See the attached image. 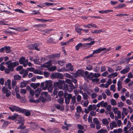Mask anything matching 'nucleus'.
I'll list each match as a JSON object with an SVG mask.
<instances>
[{
	"instance_id": "1",
	"label": "nucleus",
	"mask_w": 133,
	"mask_h": 133,
	"mask_svg": "<svg viewBox=\"0 0 133 133\" xmlns=\"http://www.w3.org/2000/svg\"><path fill=\"white\" fill-rule=\"evenodd\" d=\"M5 64L8 65V68L10 69L11 71H14V68L19 65V64L18 62L16 61L15 62H12L11 61L9 60L6 62Z\"/></svg>"
},
{
	"instance_id": "2",
	"label": "nucleus",
	"mask_w": 133,
	"mask_h": 133,
	"mask_svg": "<svg viewBox=\"0 0 133 133\" xmlns=\"http://www.w3.org/2000/svg\"><path fill=\"white\" fill-rule=\"evenodd\" d=\"M65 83L64 80H59L58 82H54V87H58L60 89H63V85Z\"/></svg>"
},
{
	"instance_id": "3",
	"label": "nucleus",
	"mask_w": 133,
	"mask_h": 133,
	"mask_svg": "<svg viewBox=\"0 0 133 133\" xmlns=\"http://www.w3.org/2000/svg\"><path fill=\"white\" fill-rule=\"evenodd\" d=\"M21 119V121L22 122H24V118L22 117L21 116L18 115L17 114H14V115L12 116H9L7 118L8 119H10L11 120H14L16 119Z\"/></svg>"
},
{
	"instance_id": "4",
	"label": "nucleus",
	"mask_w": 133,
	"mask_h": 133,
	"mask_svg": "<svg viewBox=\"0 0 133 133\" xmlns=\"http://www.w3.org/2000/svg\"><path fill=\"white\" fill-rule=\"evenodd\" d=\"M9 109L12 112L15 111L21 113L24 112V110H22L23 109L16 106L13 105L11 107L9 108Z\"/></svg>"
},
{
	"instance_id": "5",
	"label": "nucleus",
	"mask_w": 133,
	"mask_h": 133,
	"mask_svg": "<svg viewBox=\"0 0 133 133\" xmlns=\"http://www.w3.org/2000/svg\"><path fill=\"white\" fill-rule=\"evenodd\" d=\"M52 82L50 80L46 81L45 82V86L46 88H47L50 92L52 91Z\"/></svg>"
},
{
	"instance_id": "6",
	"label": "nucleus",
	"mask_w": 133,
	"mask_h": 133,
	"mask_svg": "<svg viewBox=\"0 0 133 133\" xmlns=\"http://www.w3.org/2000/svg\"><path fill=\"white\" fill-rule=\"evenodd\" d=\"M2 90L3 93L5 94V96L6 97H9L11 95L10 91L5 87H4L2 88Z\"/></svg>"
},
{
	"instance_id": "7",
	"label": "nucleus",
	"mask_w": 133,
	"mask_h": 133,
	"mask_svg": "<svg viewBox=\"0 0 133 133\" xmlns=\"http://www.w3.org/2000/svg\"><path fill=\"white\" fill-rule=\"evenodd\" d=\"M19 63L21 64H23V66L25 67L27 65L28 60V59H25L24 57H21L19 61Z\"/></svg>"
},
{
	"instance_id": "8",
	"label": "nucleus",
	"mask_w": 133,
	"mask_h": 133,
	"mask_svg": "<svg viewBox=\"0 0 133 133\" xmlns=\"http://www.w3.org/2000/svg\"><path fill=\"white\" fill-rule=\"evenodd\" d=\"M41 95L42 96L45 97V100L49 101L50 100L51 97L50 95H48L47 92H43L41 93Z\"/></svg>"
},
{
	"instance_id": "9",
	"label": "nucleus",
	"mask_w": 133,
	"mask_h": 133,
	"mask_svg": "<svg viewBox=\"0 0 133 133\" xmlns=\"http://www.w3.org/2000/svg\"><path fill=\"white\" fill-rule=\"evenodd\" d=\"M52 75L54 78L63 79V75L60 73H56L53 74Z\"/></svg>"
},
{
	"instance_id": "10",
	"label": "nucleus",
	"mask_w": 133,
	"mask_h": 133,
	"mask_svg": "<svg viewBox=\"0 0 133 133\" xmlns=\"http://www.w3.org/2000/svg\"><path fill=\"white\" fill-rule=\"evenodd\" d=\"M66 69H65V71H71L73 70V68L71 64L70 63L67 64L66 65Z\"/></svg>"
},
{
	"instance_id": "11",
	"label": "nucleus",
	"mask_w": 133,
	"mask_h": 133,
	"mask_svg": "<svg viewBox=\"0 0 133 133\" xmlns=\"http://www.w3.org/2000/svg\"><path fill=\"white\" fill-rule=\"evenodd\" d=\"M106 48H98L97 50H93V52L92 54L93 55L94 54H98L101 51L104 50Z\"/></svg>"
},
{
	"instance_id": "12",
	"label": "nucleus",
	"mask_w": 133,
	"mask_h": 133,
	"mask_svg": "<svg viewBox=\"0 0 133 133\" xmlns=\"http://www.w3.org/2000/svg\"><path fill=\"white\" fill-rule=\"evenodd\" d=\"M130 68L127 67L120 71V73L122 74H124L128 73L129 71Z\"/></svg>"
},
{
	"instance_id": "13",
	"label": "nucleus",
	"mask_w": 133,
	"mask_h": 133,
	"mask_svg": "<svg viewBox=\"0 0 133 133\" xmlns=\"http://www.w3.org/2000/svg\"><path fill=\"white\" fill-rule=\"evenodd\" d=\"M52 63L50 61H49L43 64V67L49 68V67L52 65Z\"/></svg>"
},
{
	"instance_id": "14",
	"label": "nucleus",
	"mask_w": 133,
	"mask_h": 133,
	"mask_svg": "<svg viewBox=\"0 0 133 133\" xmlns=\"http://www.w3.org/2000/svg\"><path fill=\"white\" fill-rule=\"evenodd\" d=\"M96 106L94 104L93 105H90L88 107V110L89 111H91V110H94L96 109Z\"/></svg>"
},
{
	"instance_id": "15",
	"label": "nucleus",
	"mask_w": 133,
	"mask_h": 133,
	"mask_svg": "<svg viewBox=\"0 0 133 133\" xmlns=\"http://www.w3.org/2000/svg\"><path fill=\"white\" fill-rule=\"evenodd\" d=\"M110 128L111 130H112L114 128H116L117 127V124L115 122H112L110 124Z\"/></svg>"
},
{
	"instance_id": "16",
	"label": "nucleus",
	"mask_w": 133,
	"mask_h": 133,
	"mask_svg": "<svg viewBox=\"0 0 133 133\" xmlns=\"http://www.w3.org/2000/svg\"><path fill=\"white\" fill-rule=\"evenodd\" d=\"M3 51L4 52V51L5 50L6 52V53H8L10 52L11 51V48L10 46H5L4 47H3Z\"/></svg>"
},
{
	"instance_id": "17",
	"label": "nucleus",
	"mask_w": 133,
	"mask_h": 133,
	"mask_svg": "<svg viewBox=\"0 0 133 133\" xmlns=\"http://www.w3.org/2000/svg\"><path fill=\"white\" fill-rule=\"evenodd\" d=\"M102 123L105 125H108L109 124V122L107 119L104 118L102 120Z\"/></svg>"
},
{
	"instance_id": "18",
	"label": "nucleus",
	"mask_w": 133,
	"mask_h": 133,
	"mask_svg": "<svg viewBox=\"0 0 133 133\" xmlns=\"http://www.w3.org/2000/svg\"><path fill=\"white\" fill-rule=\"evenodd\" d=\"M27 84L28 82L27 81H24L21 83L20 87L21 88H24L25 87Z\"/></svg>"
},
{
	"instance_id": "19",
	"label": "nucleus",
	"mask_w": 133,
	"mask_h": 133,
	"mask_svg": "<svg viewBox=\"0 0 133 133\" xmlns=\"http://www.w3.org/2000/svg\"><path fill=\"white\" fill-rule=\"evenodd\" d=\"M40 84L39 83H32L31 84V86L34 89H36L39 86Z\"/></svg>"
},
{
	"instance_id": "20",
	"label": "nucleus",
	"mask_w": 133,
	"mask_h": 133,
	"mask_svg": "<svg viewBox=\"0 0 133 133\" xmlns=\"http://www.w3.org/2000/svg\"><path fill=\"white\" fill-rule=\"evenodd\" d=\"M76 31L79 35H81L82 34L81 31H82V29L78 27H76L75 28Z\"/></svg>"
},
{
	"instance_id": "21",
	"label": "nucleus",
	"mask_w": 133,
	"mask_h": 133,
	"mask_svg": "<svg viewBox=\"0 0 133 133\" xmlns=\"http://www.w3.org/2000/svg\"><path fill=\"white\" fill-rule=\"evenodd\" d=\"M122 82L121 81H118L117 83V85L118 86V90L119 91L122 88Z\"/></svg>"
},
{
	"instance_id": "22",
	"label": "nucleus",
	"mask_w": 133,
	"mask_h": 133,
	"mask_svg": "<svg viewBox=\"0 0 133 133\" xmlns=\"http://www.w3.org/2000/svg\"><path fill=\"white\" fill-rule=\"evenodd\" d=\"M28 123L31 124V126L33 129H35L37 128V124L35 122H30Z\"/></svg>"
},
{
	"instance_id": "23",
	"label": "nucleus",
	"mask_w": 133,
	"mask_h": 133,
	"mask_svg": "<svg viewBox=\"0 0 133 133\" xmlns=\"http://www.w3.org/2000/svg\"><path fill=\"white\" fill-rule=\"evenodd\" d=\"M113 10H101V11H98V12L101 14H104V13H107L108 12H112Z\"/></svg>"
},
{
	"instance_id": "24",
	"label": "nucleus",
	"mask_w": 133,
	"mask_h": 133,
	"mask_svg": "<svg viewBox=\"0 0 133 133\" xmlns=\"http://www.w3.org/2000/svg\"><path fill=\"white\" fill-rule=\"evenodd\" d=\"M117 73L116 72H115L114 73H112L109 75L107 77L109 78L114 77L117 76Z\"/></svg>"
},
{
	"instance_id": "25",
	"label": "nucleus",
	"mask_w": 133,
	"mask_h": 133,
	"mask_svg": "<svg viewBox=\"0 0 133 133\" xmlns=\"http://www.w3.org/2000/svg\"><path fill=\"white\" fill-rule=\"evenodd\" d=\"M65 63V61L63 60L58 61L56 62V63H57L59 65L61 66H62Z\"/></svg>"
},
{
	"instance_id": "26",
	"label": "nucleus",
	"mask_w": 133,
	"mask_h": 133,
	"mask_svg": "<svg viewBox=\"0 0 133 133\" xmlns=\"http://www.w3.org/2000/svg\"><path fill=\"white\" fill-rule=\"evenodd\" d=\"M14 80H18L21 79V77L18 75H14Z\"/></svg>"
},
{
	"instance_id": "27",
	"label": "nucleus",
	"mask_w": 133,
	"mask_h": 133,
	"mask_svg": "<svg viewBox=\"0 0 133 133\" xmlns=\"http://www.w3.org/2000/svg\"><path fill=\"white\" fill-rule=\"evenodd\" d=\"M34 73L35 74L40 75H42L43 74V71L39 69H36L35 70L34 72Z\"/></svg>"
},
{
	"instance_id": "28",
	"label": "nucleus",
	"mask_w": 133,
	"mask_h": 133,
	"mask_svg": "<svg viewBox=\"0 0 133 133\" xmlns=\"http://www.w3.org/2000/svg\"><path fill=\"white\" fill-rule=\"evenodd\" d=\"M113 133H121L122 132V130L121 128H119L117 129H114L112 131Z\"/></svg>"
},
{
	"instance_id": "29",
	"label": "nucleus",
	"mask_w": 133,
	"mask_h": 133,
	"mask_svg": "<svg viewBox=\"0 0 133 133\" xmlns=\"http://www.w3.org/2000/svg\"><path fill=\"white\" fill-rule=\"evenodd\" d=\"M11 81L10 79H8L7 81V84L8 88L11 90Z\"/></svg>"
},
{
	"instance_id": "30",
	"label": "nucleus",
	"mask_w": 133,
	"mask_h": 133,
	"mask_svg": "<svg viewBox=\"0 0 133 133\" xmlns=\"http://www.w3.org/2000/svg\"><path fill=\"white\" fill-rule=\"evenodd\" d=\"M22 110H24V112H21L22 113H24L25 115L26 116H29L30 114V113L29 111H27L25 109H23Z\"/></svg>"
},
{
	"instance_id": "31",
	"label": "nucleus",
	"mask_w": 133,
	"mask_h": 133,
	"mask_svg": "<svg viewBox=\"0 0 133 133\" xmlns=\"http://www.w3.org/2000/svg\"><path fill=\"white\" fill-rule=\"evenodd\" d=\"M34 49L37 50V51H39L40 49L38 48V47L39 45V44L38 43H36L34 44Z\"/></svg>"
},
{
	"instance_id": "32",
	"label": "nucleus",
	"mask_w": 133,
	"mask_h": 133,
	"mask_svg": "<svg viewBox=\"0 0 133 133\" xmlns=\"http://www.w3.org/2000/svg\"><path fill=\"white\" fill-rule=\"evenodd\" d=\"M44 96L40 97L38 99L37 101L38 102H40L41 101L44 102L45 101V99L44 97Z\"/></svg>"
},
{
	"instance_id": "33",
	"label": "nucleus",
	"mask_w": 133,
	"mask_h": 133,
	"mask_svg": "<svg viewBox=\"0 0 133 133\" xmlns=\"http://www.w3.org/2000/svg\"><path fill=\"white\" fill-rule=\"evenodd\" d=\"M108 131L107 129H101L98 130L97 132V133H106Z\"/></svg>"
},
{
	"instance_id": "34",
	"label": "nucleus",
	"mask_w": 133,
	"mask_h": 133,
	"mask_svg": "<svg viewBox=\"0 0 133 133\" xmlns=\"http://www.w3.org/2000/svg\"><path fill=\"white\" fill-rule=\"evenodd\" d=\"M82 96L83 99L84 100H88V99L89 98V96L86 93H85V94H84Z\"/></svg>"
},
{
	"instance_id": "35",
	"label": "nucleus",
	"mask_w": 133,
	"mask_h": 133,
	"mask_svg": "<svg viewBox=\"0 0 133 133\" xmlns=\"http://www.w3.org/2000/svg\"><path fill=\"white\" fill-rule=\"evenodd\" d=\"M56 69V66H52L48 68V70L50 71H54Z\"/></svg>"
},
{
	"instance_id": "36",
	"label": "nucleus",
	"mask_w": 133,
	"mask_h": 133,
	"mask_svg": "<svg viewBox=\"0 0 133 133\" xmlns=\"http://www.w3.org/2000/svg\"><path fill=\"white\" fill-rule=\"evenodd\" d=\"M46 25L45 24H39L37 25H33V26L34 27H43L45 26Z\"/></svg>"
},
{
	"instance_id": "37",
	"label": "nucleus",
	"mask_w": 133,
	"mask_h": 133,
	"mask_svg": "<svg viewBox=\"0 0 133 133\" xmlns=\"http://www.w3.org/2000/svg\"><path fill=\"white\" fill-rule=\"evenodd\" d=\"M88 25H89V27H90V28H97V27L96 25L94 23H90L88 24Z\"/></svg>"
},
{
	"instance_id": "38",
	"label": "nucleus",
	"mask_w": 133,
	"mask_h": 133,
	"mask_svg": "<svg viewBox=\"0 0 133 133\" xmlns=\"http://www.w3.org/2000/svg\"><path fill=\"white\" fill-rule=\"evenodd\" d=\"M25 128V126L24 125V124L23 123H22L21 124L19 125L17 128V129H24Z\"/></svg>"
},
{
	"instance_id": "39",
	"label": "nucleus",
	"mask_w": 133,
	"mask_h": 133,
	"mask_svg": "<svg viewBox=\"0 0 133 133\" xmlns=\"http://www.w3.org/2000/svg\"><path fill=\"white\" fill-rule=\"evenodd\" d=\"M55 108L59 110H64V108L63 106L61 107L60 105H55Z\"/></svg>"
},
{
	"instance_id": "40",
	"label": "nucleus",
	"mask_w": 133,
	"mask_h": 133,
	"mask_svg": "<svg viewBox=\"0 0 133 133\" xmlns=\"http://www.w3.org/2000/svg\"><path fill=\"white\" fill-rule=\"evenodd\" d=\"M78 76L82 75L83 74V71L81 70H78L76 72Z\"/></svg>"
},
{
	"instance_id": "41",
	"label": "nucleus",
	"mask_w": 133,
	"mask_h": 133,
	"mask_svg": "<svg viewBox=\"0 0 133 133\" xmlns=\"http://www.w3.org/2000/svg\"><path fill=\"white\" fill-rule=\"evenodd\" d=\"M26 93V91L25 89H21L20 93L21 94L24 95Z\"/></svg>"
},
{
	"instance_id": "42",
	"label": "nucleus",
	"mask_w": 133,
	"mask_h": 133,
	"mask_svg": "<svg viewBox=\"0 0 133 133\" xmlns=\"http://www.w3.org/2000/svg\"><path fill=\"white\" fill-rule=\"evenodd\" d=\"M64 98H63L60 97L58 99L57 101L60 104H62L64 102Z\"/></svg>"
},
{
	"instance_id": "43",
	"label": "nucleus",
	"mask_w": 133,
	"mask_h": 133,
	"mask_svg": "<svg viewBox=\"0 0 133 133\" xmlns=\"http://www.w3.org/2000/svg\"><path fill=\"white\" fill-rule=\"evenodd\" d=\"M4 32L6 34H8L9 35L11 34H15V33L14 32L11 31H9L6 30L4 31Z\"/></svg>"
},
{
	"instance_id": "44",
	"label": "nucleus",
	"mask_w": 133,
	"mask_h": 133,
	"mask_svg": "<svg viewBox=\"0 0 133 133\" xmlns=\"http://www.w3.org/2000/svg\"><path fill=\"white\" fill-rule=\"evenodd\" d=\"M118 108L117 107L116 108H112L113 110L114 111V113L115 114H117V113L119 111L118 110Z\"/></svg>"
},
{
	"instance_id": "45",
	"label": "nucleus",
	"mask_w": 133,
	"mask_h": 133,
	"mask_svg": "<svg viewBox=\"0 0 133 133\" xmlns=\"http://www.w3.org/2000/svg\"><path fill=\"white\" fill-rule=\"evenodd\" d=\"M110 102L111 105H115L116 104V102L115 100L113 99H111Z\"/></svg>"
},
{
	"instance_id": "46",
	"label": "nucleus",
	"mask_w": 133,
	"mask_h": 133,
	"mask_svg": "<svg viewBox=\"0 0 133 133\" xmlns=\"http://www.w3.org/2000/svg\"><path fill=\"white\" fill-rule=\"evenodd\" d=\"M93 122L96 124H99L100 123L99 122L97 118H94L93 119Z\"/></svg>"
},
{
	"instance_id": "47",
	"label": "nucleus",
	"mask_w": 133,
	"mask_h": 133,
	"mask_svg": "<svg viewBox=\"0 0 133 133\" xmlns=\"http://www.w3.org/2000/svg\"><path fill=\"white\" fill-rule=\"evenodd\" d=\"M110 89L111 90L113 91L114 92H115L116 90V89L115 85H111L110 87Z\"/></svg>"
},
{
	"instance_id": "48",
	"label": "nucleus",
	"mask_w": 133,
	"mask_h": 133,
	"mask_svg": "<svg viewBox=\"0 0 133 133\" xmlns=\"http://www.w3.org/2000/svg\"><path fill=\"white\" fill-rule=\"evenodd\" d=\"M71 98V102L72 103L74 104L76 102V98L75 96H72Z\"/></svg>"
},
{
	"instance_id": "49",
	"label": "nucleus",
	"mask_w": 133,
	"mask_h": 133,
	"mask_svg": "<svg viewBox=\"0 0 133 133\" xmlns=\"http://www.w3.org/2000/svg\"><path fill=\"white\" fill-rule=\"evenodd\" d=\"M48 41L52 43L53 44H55L56 42L54 41V39L51 38L50 37L48 39Z\"/></svg>"
},
{
	"instance_id": "50",
	"label": "nucleus",
	"mask_w": 133,
	"mask_h": 133,
	"mask_svg": "<svg viewBox=\"0 0 133 133\" xmlns=\"http://www.w3.org/2000/svg\"><path fill=\"white\" fill-rule=\"evenodd\" d=\"M36 92H37L35 94V96L36 98H37L39 96L40 92L38 89H37L36 91Z\"/></svg>"
},
{
	"instance_id": "51",
	"label": "nucleus",
	"mask_w": 133,
	"mask_h": 133,
	"mask_svg": "<svg viewBox=\"0 0 133 133\" xmlns=\"http://www.w3.org/2000/svg\"><path fill=\"white\" fill-rule=\"evenodd\" d=\"M82 44L81 43H79L76 46H75L76 49L77 50H78L79 49L80 47L81 46H82Z\"/></svg>"
},
{
	"instance_id": "52",
	"label": "nucleus",
	"mask_w": 133,
	"mask_h": 133,
	"mask_svg": "<svg viewBox=\"0 0 133 133\" xmlns=\"http://www.w3.org/2000/svg\"><path fill=\"white\" fill-rule=\"evenodd\" d=\"M97 96V94L95 92L92 93L91 95V97L92 99L95 98Z\"/></svg>"
},
{
	"instance_id": "53",
	"label": "nucleus",
	"mask_w": 133,
	"mask_h": 133,
	"mask_svg": "<svg viewBox=\"0 0 133 133\" xmlns=\"http://www.w3.org/2000/svg\"><path fill=\"white\" fill-rule=\"evenodd\" d=\"M16 84V82L15 80H13L11 82L12 87V88H14Z\"/></svg>"
},
{
	"instance_id": "54",
	"label": "nucleus",
	"mask_w": 133,
	"mask_h": 133,
	"mask_svg": "<svg viewBox=\"0 0 133 133\" xmlns=\"http://www.w3.org/2000/svg\"><path fill=\"white\" fill-rule=\"evenodd\" d=\"M65 103L66 104H68L70 103V99L66 98V97H65Z\"/></svg>"
},
{
	"instance_id": "55",
	"label": "nucleus",
	"mask_w": 133,
	"mask_h": 133,
	"mask_svg": "<svg viewBox=\"0 0 133 133\" xmlns=\"http://www.w3.org/2000/svg\"><path fill=\"white\" fill-rule=\"evenodd\" d=\"M39 60V59H38L37 58L34 59L33 60V61L35 64H39L40 63V62L38 61Z\"/></svg>"
},
{
	"instance_id": "56",
	"label": "nucleus",
	"mask_w": 133,
	"mask_h": 133,
	"mask_svg": "<svg viewBox=\"0 0 133 133\" xmlns=\"http://www.w3.org/2000/svg\"><path fill=\"white\" fill-rule=\"evenodd\" d=\"M82 46L86 47L87 48H89L90 47L89 43H85L82 44Z\"/></svg>"
},
{
	"instance_id": "57",
	"label": "nucleus",
	"mask_w": 133,
	"mask_h": 133,
	"mask_svg": "<svg viewBox=\"0 0 133 133\" xmlns=\"http://www.w3.org/2000/svg\"><path fill=\"white\" fill-rule=\"evenodd\" d=\"M77 112L78 113H80L81 111L82 108L80 106H77L76 108Z\"/></svg>"
},
{
	"instance_id": "58",
	"label": "nucleus",
	"mask_w": 133,
	"mask_h": 133,
	"mask_svg": "<svg viewBox=\"0 0 133 133\" xmlns=\"http://www.w3.org/2000/svg\"><path fill=\"white\" fill-rule=\"evenodd\" d=\"M89 102L88 100H86L83 102V105L84 107H86L88 104Z\"/></svg>"
},
{
	"instance_id": "59",
	"label": "nucleus",
	"mask_w": 133,
	"mask_h": 133,
	"mask_svg": "<svg viewBox=\"0 0 133 133\" xmlns=\"http://www.w3.org/2000/svg\"><path fill=\"white\" fill-rule=\"evenodd\" d=\"M15 30L20 31H23L24 28L22 27H18L16 28Z\"/></svg>"
},
{
	"instance_id": "60",
	"label": "nucleus",
	"mask_w": 133,
	"mask_h": 133,
	"mask_svg": "<svg viewBox=\"0 0 133 133\" xmlns=\"http://www.w3.org/2000/svg\"><path fill=\"white\" fill-rule=\"evenodd\" d=\"M76 98L77 101L79 102L81 101L82 97L80 95H78L77 96Z\"/></svg>"
},
{
	"instance_id": "61",
	"label": "nucleus",
	"mask_w": 133,
	"mask_h": 133,
	"mask_svg": "<svg viewBox=\"0 0 133 133\" xmlns=\"http://www.w3.org/2000/svg\"><path fill=\"white\" fill-rule=\"evenodd\" d=\"M123 111L124 112L126 115H127L128 114V111L127 109L125 108H123Z\"/></svg>"
},
{
	"instance_id": "62",
	"label": "nucleus",
	"mask_w": 133,
	"mask_h": 133,
	"mask_svg": "<svg viewBox=\"0 0 133 133\" xmlns=\"http://www.w3.org/2000/svg\"><path fill=\"white\" fill-rule=\"evenodd\" d=\"M89 76V78H88L89 79V80H91L94 77H95L94 74H93V73L92 72H91L90 73V76Z\"/></svg>"
},
{
	"instance_id": "63",
	"label": "nucleus",
	"mask_w": 133,
	"mask_h": 133,
	"mask_svg": "<svg viewBox=\"0 0 133 133\" xmlns=\"http://www.w3.org/2000/svg\"><path fill=\"white\" fill-rule=\"evenodd\" d=\"M108 71L110 72H114V70L111 67H108Z\"/></svg>"
},
{
	"instance_id": "64",
	"label": "nucleus",
	"mask_w": 133,
	"mask_h": 133,
	"mask_svg": "<svg viewBox=\"0 0 133 133\" xmlns=\"http://www.w3.org/2000/svg\"><path fill=\"white\" fill-rule=\"evenodd\" d=\"M118 107H122L124 105V104L122 102H118L117 104Z\"/></svg>"
}]
</instances>
